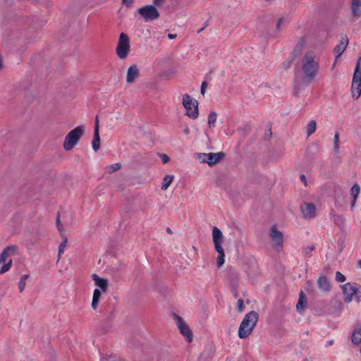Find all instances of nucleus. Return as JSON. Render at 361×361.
Segmentation results:
<instances>
[{
	"mask_svg": "<svg viewBox=\"0 0 361 361\" xmlns=\"http://www.w3.org/2000/svg\"><path fill=\"white\" fill-rule=\"evenodd\" d=\"M176 37H177V35H176V34H171V33H169V34L168 35V37H169V39H176Z\"/></svg>",
	"mask_w": 361,
	"mask_h": 361,
	"instance_id": "5fc2aeb1",
	"label": "nucleus"
},
{
	"mask_svg": "<svg viewBox=\"0 0 361 361\" xmlns=\"http://www.w3.org/2000/svg\"><path fill=\"white\" fill-rule=\"evenodd\" d=\"M99 301V298H96V297L93 296L92 301V307L94 310H96L97 308Z\"/></svg>",
	"mask_w": 361,
	"mask_h": 361,
	"instance_id": "79ce46f5",
	"label": "nucleus"
},
{
	"mask_svg": "<svg viewBox=\"0 0 361 361\" xmlns=\"http://www.w3.org/2000/svg\"><path fill=\"white\" fill-rule=\"evenodd\" d=\"M183 133L185 134V135H188L190 133V128H185L183 130Z\"/></svg>",
	"mask_w": 361,
	"mask_h": 361,
	"instance_id": "4d7b16f0",
	"label": "nucleus"
},
{
	"mask_svg": "<svg viewBox=\"0 0 361 361\" xmlns=\"http://www.w3.org/2000/svg\"><path fill=\"white\" fill-rule=\"evenodd\" d=\"M270 237L272 241L274 243V247L276 250H279V247H283V235L279 231L276 225H274L271 227L270 229Z\"/></svg>",
	"mask_w": 361,
	"mask_h": 361,
	"instance_id": "9d476101",
	"label": "nucleus"
},
{
	"mask_svg": "<svg viewBox=\"0 0 361 361\" xmlns=\"http://www.w3.org/2000/svg\"><path fill=\"white\" fill-rule=\"evenodd\" d=\"M305 38L303 37H300V39H299V41L298 42V43L296 44L294 49L290 53V56L292 57V59H295L302 54L305 47Z\"/></svg>",
	"mask_w": 361,
	"mask_h": 361,
	"instance_id": "f3484780",
	"label": "nucleus"
},
{
	"mask_svg": "<svg viewBox=\"0 0 361 361\" xmlns=\"http://www.w3.org/2000/svg\"><path fill=\"white\" fill-rule=\"evenodd\" d=\"M307 305V300L303 291H301L299 295V300L296 305L297 311L300 314H303Z\"/></svg>",
	"mask_w": 361,
	"mask_h": 361,
	"instance_id": "6ab92c4d",
	"label": "nucleus"
},
{
	"mask_svg": "<svg viewBox=\"0 0 361 361\" xmlns=\"http://www.w3.org/2000/svg\"><path fill=\"white\" fill-rule=\"evenodd\" d=\"M207 81H203L202 85H201V90H200V92H201V94L202 95L204 94L205 93V91H206V89H207Z\"/></svg>",
	"mask_w": 361,
	"mask_h": 361,
	"instance_id": "37998d69",
	"label": "nucleus"
},
{
	"mask_svg": "<svg viewBox=\"0 0 361 361\" xmlns=\"http://www.w3.org/2000/svg\"><path fill=\"white\" fill-rule=\"evenodd\" d=\"M315 58L313 52L307 51L302 59V82L306 85L312 82L318 73L319 65Z\"/></svg>",
	"mask_w": 361,
	"mask_h": 361,
	"instance_id": "f257e3e1",
	"label": "nucleus"
},
{
	"mask_svg": "<svg viewBox=\"0 0 361 361\" xmlns=\"http://www.w3.org/2000/svg\"><path fill=\"white\" fill-rule=\"evenodd\" d=\"M226 157V154L224 152H219L217 153L210 152L208 153L207 156V164L212 166L224 159Z\"/></svg>",
	"mask_w": 361,
	"mask_h": 361,
	"instance_id": "4468645a",
	"label": "nucleus"
},
{
	"mask_svg": "<svg viewBox=\"0 0 361 361\" xmlns=\"http://www.w3.org/2000/svg\"><path fill=\"white\" fill-rule=\"evenodd\" d=\"M356 83H360V85H361V71H358L357 69H355L353 76L351 85L352 97H355Z\"/></svg>",
	"mask_w": 361,
	"mask_h": 361,
	"instance_id": "aec40b11",
	"label": "nucleus"
},
{
	"mask_svg": "<svg viewBox=\"0 0 361 361\" xmlns=\"http://www.w3.org/2000/svg\"><path fill=\"white\" fill-rule=\"evenodd\" d=\"M360 186L358 184H354L350 189V194L354 197V199H357L359 193H360Z\"/></svg>",
	"mask_w": 361,
	"mask_h": 361,
	"instance_id": "cd10ccee",
	"label": "nucleus"
},
{
	"mask_svg": "<svg viewBox=\"0 0 361 361\" xmlns=\"http://www.w3.org/2000/svg\"><path fill=\"white\" fill-rule=\"evenodd\" d=\"M123 4H125L127 7H130L133 2V0H122Z\"/></svg>",
	"mask_w": 361,
	"mask_h": 361,
	"instance_id": "09e8293b",
	"label": "nucleus"
},
{
	"mask_svg": "<svg viewBox=\"0 0 361 361\" xmlns=\"http://www.w3.org/2000/svg\"><path fill=\"white\" fill-rule=\"evenodd\" d=\"M336 280L339 282H344L345 281V276L340 271H336Z\"/></svg>",
	"mask_w": 361,
	"mask_h": 361,
	"instance_id": "58836bf2",
	"label": "nucleus"
},
{
	"mask_svg": "<svg viewBox=\"0 0 361 361\" xmlns=\"http://www.w3.org/2000/svg\"><path fill=\"white\" fill-rule=\"evenodd\" d=\"M245 305L243 300L240 298L238 300V310L240 312H243L244 310Z\"/></svg>",
	"mask_w": 361,
	"mask_h": 361,
	"instance_id": "ea45409f",
	"label": "nucleus"
},
{
	"mask_svg": "<svg viewBox=\"0 0 361 361\" xmlns=\"http://www.w3.org/2000/svg\"><path fill=\"white\" fill-rule=\"evenodd\" d=\"M216 121V114L214 111H211L208 116V125L209 127L214 126Z\"/></svg>",
	"mask_w": 361,
	"mask_h": 361,
	"instance_id": "c85d7f7f",
	"label": "nucleus"
},
{
	"mask_svg": "<svg viewBox=\"0 0 361 361\" xmlns=\"http://www.w3.org/2000/svg\"><path fill=\"white\" fill-rule=\"evenodd\" d=\"M333 343H334V341H333V340L329 341L328 342L329 345H332Z\"/></svg>",
	"mask_w": 361,
	"mask_h": 361,
	"instance_id": "680f3d73",
	"label": "nucleus"
},
{
	"mask_svg": "<svg viewBox=\"0 0 361 361\" xmlns=\"http://www.w3.org/2000/svg\"><path fill=\"white\" fill-rule=\"evenodd\" d=\"M176 324L180 334L184 336L187 341L190 343L192 341V332L189 326L185 323L182 317L176 315Z\"/></svg>",
	"mask_w": 361,
	"mask_h": 361,
	"instance_id": "1a4fd4ad",
	"label": "nucleus"
},
{
	"mask_svg": "<svg viewBox=\"0 0 361 361\" xmlns=\"http://www.w3.org/2000/svg\"><path fill=\"white\" fill-rule=\"evenodd\" d=\"M349 43L348 38L347 35H344L341 36L340 43L337 44L334 49V53L336 54V59H337L339 58L342 54L345 51Z\"/></svg>",
	"mask_w": 361,
	"mask_h": 361,
	"instance_id": "ddd939ff",
	"label": "nucleus"
},
{
	"mask_svg": "<svg viewBox=\"0 0 361 361\" xmlns=\"http://www.w3.org/2000/svg\"><path fill=\"white\" fill-rule=\"evenodd\" d=\"M334 149L335 152H338L339 149V133H336L334 138Z\"/></svg>",
	"mask_w": 361,
	"mask_h": 361,
	"instance_id": "473e14b6",
	"label": "nucleus"
},
{
	"mask_svg": "<svg viewBox=\"0 0 361 361\" xmlns=\"http://www.w3.org/2000/svg\"><path fill=\"white\" fill-rule=\"evenodd\" d=\"M357 283H347L342 286L343 293L344 295V301L350 302L352 300L353 295L355 293Z\"/></svg>",
	"mask_w": 361,
	"mask_h": 361,
	"instance_id": "f8f14e48",
	"label": "nucleus"
},
{
	"mask_svg": "<svg viewBox=\"0 0 361 361\" xmlns=\"http://www.w3.org/2000/svg\"><path fill=\"white\" fill-rule=\"evenodd\" d=\"M207 156L208 153H196L195 157L201 163H207Z\"/></svg>",
	"mask_w": 361,
	"mask_h": 361,
	"instance_id": "c756f323",
	"label": "nucleus"
},
{
	"mask_svg": "<svg viewBox=\"0 0 361 361\" xmlns=\"http://www.w3.org/2000/svg\"><path fill=\"white\" fill-rule=\"evenodd\" d=\"M92 279L94 281L97 286L99 287L103 292H106L108 290V279L100 278L98 275L94 274L92 275Z\"/></svg>",
	"mask_w": 361,
	"mask_h": 361,
	"instance_id": "a211bd4d",
	"label": "nucleus"
},
{
	"mask_svg": "<svg viewBox=\"0 0 361 361\" xmlns=\"http://www.w3.org/2000/svg\"><path fill=\"white\" fill-rule=\"evenodd\" d=\"M121 168V164L120 163H116V164H111V165L107 166V169H109V170L108 171L109 173H111L116 171H118Z\"/></svg>",
	"mask_w": 361,
	"mask_h": 361,
	"instance_id": "72a5a7b5",
	"label": "nucleus"
},
{
	"mask_svg": "<svg viewBox=\"0 0 361 361\" xmlns=\"http://www.w3.org/2000/svg\"><path fill=\"white\" fill-rule=\"evenodd\" d=\"M183 105L186 109V115L192 119H196L199 116L198 102L189 94H185L183 98Z\"/></svg>",
	"mask_w": 361,
	"mask_h": 361,
	"instance_id": "423d86ee",
	"label": "nucleus"
},
{
	"mask_svg": "<svg viewBox=\"0 0 361 361\" xmlns=\"http://www.w3.org/2000/svg\"><path fill=\"white\" fill-rule=\"evenodd\" d=\"M99 130V118L98 116H96L95 118V123H94V130Z\"/></svg>",
	"mask_w": 361,
	"mask_h": 361,
	"instance_id": "8fccbe9b",
	"label": "nucleus"
},
{
	"mask_svg": "<svg viewBox=\"0 0 361 361\" xmlns=\"http://www.w3.org/2000/svg\"><path fill=\"white\" fill-rule=\"evenodd\" d=\"M204 29V27H202V28H201V29H200V30L197 31V32H198V33H200V32H201Z\"/></svg>",
	"mask_w": 361,
	"mask_h": 361,
	"instance_id": "e2e57ef3",
	"label": "nucleus"
},
{
	"mask_svg": "<svg viewBox=\"0 0 361 361\" xmlns=\"http://www.w3.org/2000/svg\"><path fill=\"white\" fill-rule=\"evenodd\" d=\"M356 200L357 199H354V197H353V200L351 202V208L353 209V207L355 206V203H356Z\"/></svg>",
	"mask_w": 361,
	"mask_h": 361,
	"instance_id": "13d9d810",
	"label": "nucleus"
},
{
	"mask_svg": "<svg viewBox=\"0 0 361 361\" xmlns=\"http://www.w3.org/2000/svg\"><path fill=\"white\" fill-rule=\"evenodd\" d=\"M315 250V246L314 245H312L310 246H308L303 250V253L305 256H310L311 252Z\"/></svg>",
	"mask_w": 361,
	"mask_h": 361,
	"instance_id": "4c0bfd02",
	"label": "nucleus"
},
{
	"mask_svg": "<svg viewBox=\"0 0 361 361\" xmlns=\"http://www.w3.org/2000/svg\"><path fill=\"white\" fill-rule=\"evenodd\" d=\"M85 133L83 126H78L74 129L71 130L66 136L63 148L66 151H70L77 145L80 137Z\"/></svg>",
	"mask_w": 361,
	"mask_h": 361,
	"instance_id": "39448f33",
	"label": "nucleus"
},
{
	"mask_svg": "<svg viewBox=\"0 0 361 361\" xmlns=\"http://www.w3.org/2000/svg\"><path fill=\"white\" fill-rule=\"evenodd\" d=\"M355 290V293H354L353 295H355L356 300L357 302H360L361 300V286H356Z\"/></svg>",
	"mask_w": 361,
	"mask_h": 361,
	"instance_id": "f704fd0d",
	"label": "nucleus"
},
{
	"mask_svg": "<svg viewBox=\"0 0 361 361\" xmlns=\"http://www.w3.org/2000/svg\"><path fill=\"white\" fill-rule=\"evenodd\" d=\"M352 343L355 345H359L361 343V326L355 329L351 337Z\"/></svg>",
	"mask_w": 361,
	"mask_h": 361,
	"instance_id": "5701e85b",
	"label": "nucleus"
},
{
	"mask_svg": "<svg viewBox=\"0 0 361 361\" xmlns=\"http://www.w3.org/2000/svg\"><path fill=\"white\" fill-rule=\"evenodd\" d=\"M361 95V85L356 83L355 85V97H353L355 99H357Z\"/></svg>",
	"mask_w": 361,
	"mask_h": 361,
	"instance_id": "c9c22d12",
	"label": "nucleus"
},
{
	"mask_svg": "<svg viewBox=\"0 0 361 361\" xmlns=\"http://www.w3.org/2000/svg\"><path fill=\"white\" fill-rule=\"evenodd\" d=\"M272 136L271 128H269L265 133V140H270Z\"/></svg>",
	"mask_w": 361,
	"mask_h": 361,
	"instance_id": "c03bdc74",
	"label": "nucleus"
},
{
	"mask_svg": "<svg viewBox=\"0 0 361 361\" xmlns=\"http://www.w3.org/2000/svg\"><path fill=\"white\" fill-rule=\"evenodd\" d=\"M226 275L233 286H237L238 282V275L235 270L232 267H228L226 270Z\"/></svg>",
	"mask_w": 361,
	"mask_h": 361,
	"instance_id": "412c9836",
	"label": "nucleus"
},
{
	"mask_svg": "<svg viewBox=\"0 0 361 361\" xmlns=\"http://www.w3.org/2000/svg\"><path fill=\"white\" fill-rule=\"evenodd\" d=\"M212 238L216 252L218 253L216 259V265L220 268L224 263L225 253L221 243L224 241V235L222 232L216 226L212 228Z\"/></svg>",
	"mask_w": 361,
	"mask_h": 361,
	"instance_id": "7ed1b4c3",
	"label": "nucleus"
},
{
	"mask_svg": "<svg viewBox=\"0 0 361 361\" xmlns=\"http://www.w3.org/2000/svg\"><path fill=\"white\" fill-rule=\"evenodd\" d=\"M355 69H357L358 71H361V55L358 57L356 66Z\"/></svg>",
	"mask_w": 361,
	"mask_h": 361,
	"instance_id": "a18cd8bd",
	"label": "nucleus"
},
{
	"mask_svg": "<svg viewBox=\"0 0 361 361\" xmlns=\"http://www.w3.org/2000/svg\"><path fill=\"white\" fill-rule=\"evenodd\" d=\"M351 11L354 17L361 16V0H352Z\"/></svg>",
	"mask_w": 361,
	"mask_h": 361,
	"instance_id": "4be33fe9",
	"label": "nucleus"
},
{
	"mask_svg": "<svg viewBox=\"0 0 361 361\" xmlns=\"http://www.w3.org/2000/svg\"><path fill=\"white\" fill-rule=\"evenodd\" d=\"M16 255H18V246L16 245L7 246L3 250L0 254V274L9 271L12 267L13 261L10 259L6 262V259L8 257Z\"/></svg>",
	"mask_w": 361,
	"mask_h": 361,
	"instance_id": "20e7f679",
	"label": "nucleus"
},
{
	"mask_svg": "<svg viewBox=\"0 0 361 361\" xmlns=\"http://www.w3.org/2000/svg\"><path fill=\"white\" fill-rule=\"evenodd\" d=\"M173 180V176L172 175H166L163 180V183L161 185V190H166L171 183Z\"/></svg>",
	"mask_w": 361,
	"mask_h": 361,
	"instance_id": "393cba45",
	"label": "nucleus"
},
{
	"mask_svg": "<svg viewBox=\"0 0 361 361\" xmlns=\"http://www.w3.org/2000/svg\"><path fill=\"white\" fill-rule=\"evenodd\" d=\"M300 179L301 180L302 182H303L304 185L305 186L307 185V179H306V176L304 175V174H301L300 176Z\"/></svg>",
	"mask_w": 361,
	"mask_h": 361,
	"instance_id": "3c124183",
	"label": "nucleus"
},
{
	"mask_svg": "<svg viewBox=\"0 0 361 361\" xmlns=\"http://www.w3.org/2000/svg\"><path fill=\"white\" fill-rule=\"evenodd\" d=\"M294 60L295 59H292V57L289 56V58L283 63V68L285 70L288 69L291 66Z\"/></svg>",
	"mask_w": 361,
	"mask_h": 361,
	"instance_id": "e433bc0d",
	"label": "nucleus"
},
{
	"mask_svg": "<svg viewBox=\"0 0 361 361\" xmlns=\"http://www.w3.org/2000/svg\"><path fill=\"white\" fill-rule=\"evenodd\" d=\"M317 286L319 288L324 292L328 293L331 290V286L330 281L329 279L325 276H320L317 281Z\"/></svg>",
	"mask_w": 361,
	"mask_h": 361,
	"instance_id": "2eb2a0df",
	"label": "nucleus"
},
{
	"mask_svg": "<svg viewBox=\"0 0 361 361\" xmlns=\"http://www.w3.org/2000/svg\"><path fill=\"white\" fill-rule=\"evenodd\" d=\"M283 18H279V20L277 21V23H276V29H277V30H281V24L283 23Z\"/></svg>",
	"mask_w": 361,
	"mask_h": 361,
	"instance_id": "49530a36",
	"label": "nucleus"
},
{
	"mask_svg": "<svg viewBox=\"0 0 361 361\" xmlns=\"http://www.w3.org/2000/svg\"><path fill=\"white\" fill-rule=\"evenodd\" d=\"M139 14L146 22L154 20L159 18L160 14L155 6L147 5L138 9Z\"/></svg>",
	"mask_w": 361,
	"mask_h": 361,
	"instance_id": "6e6552de",
	"label": "nucleus"
},
{
	"mask_svg": "<svg viewBox=\"0 0 361 361\" xmlns=\"http://www.w3.org/2000/svg\"><path fill=\"white\" fill-rule=\"evenodd\" d=\"M317 129V123L315 121H311L307 126V136H310L313 134Z\"/></svg>",
	"mask_w": 361,
	"mask_h": 361,
	"instance_id": "a878e982",
	"label": "nucleus"
},
{
	"mask_svg": "<svg viewBox=\"0 0 361 361\" xmlns=\"http://www.w3.org/2000/svg\"><path fill=\"white\" fill-rule=\"evenodd\" d=\"M307 285L308 286V287H309L310 286H312V283H311L310 281H307Z\"/></svg>",
	"mask_w": 361,
	"mask_h": 361,
	"instance_id": "0e129e2a",
	"label": "nucleus"
},
{
	"mask_svg": "<svg viewBox=\"0 0 361 361\" xmlns=\"http://www.w3.org/2000/svg\"><path fill=\"white\" fill-rule=\"evenodd\" d=\"M334 223L338 227L342 228L344 226V219L343 218L342 216L335 215Z\"/></svg>",
	"mask_w": 361,
	"mask_h": 361,
	"instance_id": "2f4dec72",
	"label": "nucleus"
},
{
	"mask_svg": "<svg viewBox=\"0 0 361 361\" xmlns=\"http://www.w3.org/2000/svg\"><path fill=\"white\" fill-rule=\"evenodd\" d=\"M101 295H102V293H101L100 290H99L97 288L94 289V293H93V296L100 298Z\"/></svg>",
	"mask_w": 361,
	"mask_h": 361,
	"instance_id": "de8ad7c7",
	"label": "nucleus"
},
{
	"mask_svg": "<svg viewBox=\"0 0 361 361\" xmlns=\"http://www.w3.org/2000/svg\"><path fill=\"white\" fill-rule=\"evenodd\" d=\"M359 265L361 267V260L359 261Z\"/></svg>",
	"mask_w": 361,
	"mask_h": 361,
	"instance_id": "774afa93",
	"label": "nucleus"
},
{
	"mask_svg": "<svg viewBox=\"0 0 361 361\" xmlns=\"http://www.w3.org/2000/svg\"><path fill=\"white\" fill-rule=\"evenodd\" d=\"M162 162L166 164L170 161L169 157L166 154H159Z\"/></svg>",
	"mask_w": 361,
	"mask_h": 361,
	"instance_id": "a19ab883",
	"label": "nucleus"
},
{
	"mask_svg": "<svg viewBox=\"0 0 361 361\" xmlns=\"http://www.w3.org/2000/svg\"><path fill=\"white\" fill-rule=\"evenodd\" d=\"M164 0H154L153 1V4H154V6H159L162 4Z\"/></svg>",
	"mask_w": 361,
	"mask_h": 361,
	"instance_id": "864d4df0",
	"label": "nucleus"
},
{
	"mask_svg": "<svg viewBox=\"0 0 361 361\" xmlns=\"http://www.w3.org/2000/svg\"><path fill=\"white\" fill-rule=\"evenodd\" d=\"M233 286L234 287V291H233L234 297L237 298L238 296V291L236 290V286Z\"/></svg>",
	"mask_w": 361,
	"mask_h": 361,
	"instance_id": "6e6d98bb",
	"label": "nucleus"
},
{
	"mask_svg": "<svg viewBox=\"0 0 361 361\" xmlns=\"http://www.w3.org/2000/svg\"><path fill=\"white\" fill-rule=\"evenodd\" d=\"M56 225H57V227H58L59 230L60 231H62V228H61L62 224L61 223V221H60V219H59V216L56 219Z\"/></svg>",
	"mask_w": 361,
	"mask_h": 361,
	"instance_id": "603ef678",
	"label": "nucleus"
},
{
	"mask_svg": "<svg viewBox=\"0 0 361 361\" xmlns=\"http://www.w3.org/2000/svg\"><path fill=\"white\" fill-rule=\"evenodd\" d=\"M166 231H167V233H169V234H172V233H173L172 231H171V228H169V227L166 228Z\"/></svg>",
	"mask_w": 361,
	"mask_h": 361,
	"instance_id": "052dcab7",
	"label": "nucleus"
},
{
	"mask_svg": "<svg viewBox=\"0 0 361 361\" xmlns=\"http://www.w3.org/2000/svg\"><path fill=\"white\" fill-rule=\"evenodd\" d=\"M30 277L28 274H24L21 276L20 280L18 283L19 290L20 292H23L26 286V281Z\"/></svg>",
	"mask_w": 361,
	"mask_h": 361,
	"instance_id": "bb28decb",
	"label": "nucleus"
},
{
	"mask_svg": "<svg viewBox=\"0 0 361 361\" xmlns=\"http://www.w3.org/2000/svg\"><path fill=\"white\" fill-rule=\"evenodd\" d=\"M140 75V71L136 65L130 66L127 71L126 81L128 83H133Z\"/></svg>",
	"mask_w": 361,
	"mask_h": 361,
	"instance_id": "dca6fc26",
	"label": "nucleus"
},
{
	"mask_svg": "<svg viewBox=\"0 0 361 361\" xmlns=\"http://www.w3.org/2000/svg\"><path fill=\"white\" fill-rule=\"evenodd\" d=\"M130 50V38L127 34L121 32L116 49V54L119 59H125L128 56Z\"/></svg>",
	"mask_w": 361,
	"mask_h": 361,
	"instance_id": "0eeeda50",
	"label": "nucleus"
},
{
	"mask_svg": "<svg viewBox=\"0 0 361 361\" xmlns=\"http://www.w3.org/2000/svg\"><path fill=\"white\" fill-rule=\"evenodd\" d=\"M300 210L305 219H310L316 215V207L314 203L303 202L300 205Z\"/></svg>",
	"mask_w": 361,
	"mask_h": 361,
	"instance_id": "9b49d317",
	"label": "nucleus"
},
{
	"mask_svg": "<svg viewBox=\"0 0 361 361\" xmlns=\"http://www.w3.org/2000/svg\"><path fill=\"white\" fill-rule=\"evenodd\" d=\"M3 68L2 58L0 56V70Z\"/></svg>",
	"mask_w": 361,
	"mask_h": 361,
	"instance_id": "bf43d9fd",
	"label": "nucleus"
},
{
	"mask_svg": "<svg viewBox=\"0 0 361 361\" xmlns=\"http://www.w3.org/2000/svg\"><path fill=\"white\" fill-rule=\"evenodd\" d=\"M258 313L255 311H251L246 314L238 329L240 338H245L252 334L258 321Z\"/></svg>",
	"mask_w": 361,
	"mask_h": 361,
	"instance_id": "f03ea898",
	"label": "nucleus"
},
{
	"mask_svg": "<svg viewBox=\"0 0 361 361\" xmlns=\"http://www.w3.org/2000/svg\"><path fill=\"white\" fill-rule=\"evenodd\" d=\"M294 93H295V94H298V89H295V92H294Z\"/></svg>",
	"mask_w": 361,
	"mask_h": 361,
	"instance_id": "69168bd1",
	"label": "nucleus"
},
{
	"mask_svg": "<svg viewBox=\"0 0 361 361\" xmlns=\"http://www.w3.org/2000/svg\"><path fill=\"white\" fill-rule=\"evenodd\" d=\"M68 243V238L66 236H63V241L61 243L59 247V257H60L61 255L63 253L65 247H66Z\"/></svg>",
	"mask_w": 361,
	"mask_h": 361,
	"instance_id": "7c9ffc66",
	"label": "nucleus"
},
{
	"mask_svg": "<svg viewBox=\"0 0 361 361\" xmlns=\"http://www.w3.org/2000/svg\"><path fill=\"white\" fill-rule=\"evenodd\" d=\"M303 361H310L307 358H305Z\"/></svg>",
	"mask_w": 361,
	"mask_h": 361,
	"instance_id": "338daca9",
	"label": "nucleus"
},
{
	"mask_svg": "<svg viewBox=\"0 0 361 361\" xmlns=\"http://www.w3.org/2000/svg\"><path fill=\"white\" fill-rule=\"evenodd\" d=\"M99 130H94L93 140L92 142V149L94 152H97L100 147Z\"/></svg>",
	"mask_w": 361,
	"mask_h": 361,
	"instance_id": "b1692460",
	"label": "nucleus"
}]
</instances>
